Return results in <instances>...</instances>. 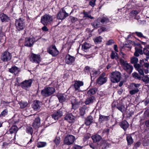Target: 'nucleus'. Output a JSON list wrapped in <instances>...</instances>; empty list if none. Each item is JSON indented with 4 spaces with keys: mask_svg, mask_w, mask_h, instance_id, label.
Returning a JSON list of instances; mask_svg holds the SVG:
<instances>
[{
    "mask_svg": "<svg viewBox=\"0 0 149 149\" xmlns=\"http://www.w3.org/2000/svg\"><path fill=\"white\" fill-rule=\"evenodd\" d=\"M91 47V45L86 42H85L82 45V49L84 51L86 52L87 49Z\"/></svg>",
    "mask_w": 149,
    "mask_h": 149,
    "instance_id": "32",
    "label": "nucleus"
},
{
    "mask_svg": "<svg viewBox=\"0 0 149 149\" xmlns=\"http://www.w3.org/2000/svg\"><path fill=\"white\" fill-rule=\"evenodd\" d=\"M131 13L134 15H136L138 14V12L136 10H133L131 12Z\"/></svg>",
    "mask_w": 149,
    "mask_h": 149,
    "instance_id": "64",
    "label": "nucleus"
},
{
    "mask_svg": "<svg viewBox=\"0 0 149 149\" xmlns=\"http://www.w3.org/2000/svg\"><path fill=\"white\" fill-rule=\"evenodd\" d=\"M107 77H103L102 76H101L97 80V83L101 85L105 83L107 81Z\"/></svg>",
    "mask_w": 149,
    "mask_h": 149,
    "instance_id": "21",
    "label": "nucleus"
},
{
    "mask_svg": "<svg viewBox=\"0 0 149 149\" xmlns=\"http://www.w3.org/2000/svg\"><path fill=\"white\" fill-rule=\"evenodd\" d=\"M30 60L33 62L39 63L41 61L40 57V55L32 53L31 56Z\"/></svg>",
    "mask_w": 149,
    "mask_h": 149,
    "instance_id": "13",
    "label": "nucleus"
},
{
    "mask_svg": "<svg viewBox=\"0 0 149 149\" xmlns=\"http://www.w3.org/2000/svg\"><path fill=\"white\" fill-rule=\"evenodd\" d=\"M83 13L84 15V17H88L91 19L94 18V17L91 15V12L90 11L86 12H85V10H83Z\"/></svg>",
    "mask_w": 149,
    "mask_h": 149,
    "instance_id": "34",
    "label": "nucleus"
},
{
    "mask_svg": "<svg viewBox=\"0 0 149 149\" xmlns=\"http://www.w3.org/2000/svg\"><path fill=\"white\" fill-rule=\"evenodd\" d=\"M109 144L107 143L105 141H104L102 144V146L104 147L105 148H106L107 146H109Z\"/></svg>",
    "mask_w": 149,
    "mask_h": 149,
    "instance_id": "56",
    "label": "nucleus"
},
{
    "mask_svg": "<svg viewBox=\"0 0 149 149\" xmlns=\"http://www.w3.org/2000/svg\"><path fill=\"white\" fill-rule=\"evenodd\" d=\"M42 29L43 31H48L49 30L45 26L42 27Z\"/></svg>",
    "mask_w": 149,
    "mask_h": 149,
    "instance_id": "59",
    "label": "nucleus"
},
{
    "mask_svg": "<svg viewBox=\"0 0 149 149\" xmlns=\"http://www.w3.org/2000/svg\"><path fill=\"white\" fill-rule=\"evenodd\" d=\"M57 96L60 102L62 103L65 101L66 97V95L64 94H60L57 95Z\"/></svg>",
    "mask_w": 149,
    "mask_h": 149,
    "instance_id": "29",
    "label": "nucleus"
},
{
    "mask_svg": "<svg viewBox=\"0 0 149 149\" xmlns=\"http://www.w3.org/2000/svg\"><path fill=\"white\" fill-rule=\"evenodd\" d=\"M96 0H92L89 2V4L92 7H93L95 5Z\"/></svg>",
    "mask_w": 149,
    "mask_h": 149,
    "instance_id": "55",
    "label": "nucleus"
},
{
    "mask_svg": "<svg viewBox=\"0 0 149 149\" xmlns=\"http://www.w3.org/2000/svg\"><path fill=\"white\" fill-rule=\"evenodd\" d=\"M110 57L112 59H117L118 58L117 53L113 51H112L111 53Z\"/></svg>",
    "mask_w": 149,
    "mask_h": 149,
    "instance_id": "36",
    "label": "nucleus"
},
{
    "mask_svg": "<svg viewBox=\"0 0 149 149\" xmlns=\"http://www.w3.org/2000/svg\"><path fill=\"white\" fill-rule=\"evenodd\" d=\"M84 85L83 82L82 81H76L74 84L75 91H80V87L83 86Z\"/></svg>",
    "mask_w": 149,
    "mask_h": 149,
    "instance_id": "22",
    "label": "nucleus"
},
{
    "mask_svg": "<svg viewBox=\"0 0 149 149\" xmlns=\"http://www.w3.org/2000/svg\"><path fill=\"white\" fill-rule=\"evenodd\" d=\"M102 38L100 36L96 37L94 39V41L95 44H97L100 43L102 40Z\"/></svg>",
    "mask_w": 149,
    "mask_h": 149,
    "instance_id": "40",
    "label": "nucleus"
},
{
    "mask_svg": "<svg viewBox=\"0 0 149 149\" xmlns=\"http://www.w3.org/2000/svg\"><path fill=\"white\" fill-rule=\"evenodd\" d=\"M75 58L70 54L67 55L65 57V62L68 64L71 65L75 61Z\"/></svg>",
    "mask_w": 149,
    "mask_h": 149,
    "instance_id": "16",
    "label": "nucleus"
},
{
    "mask_svg": "<svg viewBox=\"0 0 149 149\" xmlns=\"http://www.w3.org/2000/svg\"><path fill=\"white\" fill-rule=\"evenodd\" d=\"M98 72L95 70H93L90 73L91 77H94L97 76L98 74Z\"/></svg>",
    "mask_w": 149,
    "mask_h": 149,
    "instance_id": "45",
    "label": "nucleus"
},
{
    "mask_svg": "<svg viewBox=\"0 0 149 149\" xmlns=\"http://www.w3.org/2000/svg\"><path fill=\"white\" fill-rule=\"evenodd\" d=\"M76 117L71 113L67 114L65 117L64 119L70 123H72L74 122Z\"/></svg>",
    "mask_w": 149,
    "mask_h": 149,
    "instance_id": "14",
    "label": "nucleus"
},
{
    "mask_svg": "<svg viewBox=\"0 0 149 149\" xmlns=\"http://www.w3.org/2000/svg\"><path fill=\"white\" fill-rule=\"evenodd\" d=\"M12 56L11 54L8 52L6 51L2 54L1 58L4 61H7L10 60Z\"/></svg>",
    "mask_w": 149,
    "mask_h": 149,
    "instance_id": "9",
    "label": "nucleus"
},
{
    "mask_svg": "<svg viewBox=\"0 0 149 149\" xmlns=\"http://www.w3.org/2000/svg\"><path fill=\"white\" fill-rule=\"evenodd\" d=\"M69 15V14L67 13L65 10L62 9L58 13L57 18L58 20H63Z\"/></svg>",
    "mask_w": 149,
    "mask_h": 149,
    "instance_id": "7",
    "label": "nucleus"
},
{
    "mask_svg": "<svg viewBox=\"0 0 149 149\" xmlns=\"http://www.w3.org/2000/svg\"><path fill=\"white\" fill-rule=\"evenodd\" d=\"M143 66H144L146 68H148L149 67V64L147 63H144L142 66V68L143 67Z\"/></svg>",
    "mask_w": 149,
    "mask_h": 149,
    "instance_id": "63",
    "label": "nucleus"
},
{
    "mask_svg": "<svg viewBox=\"0 0 149 149\" xmlns=\"http://www.w3.org/2000/svg\"><path fill=\"white\" fill-rule=\"evenodd\" d=\"M91 138L94 142H99L102 139L100 136L97 134L92 136Z\"/></svg>",
    "mask_w": 149,
    "mask_h": 149,
    "instance_id": "28",
    "label": "nucleus"
},
{
    "mask_svg": "<svg viewBox=\"0 0 149 149\" xmlns=\"http://www.w3.org/2000/svg\"><path fill=\"white\" fill-rule=\"evenodd\" d=\"M89 138V136L88 135H86L84 136V141H86Z\"/></svg>",
    "mask_w": 149,
    "mask_h": 149,
    "instance_id": "61",
    "label": "nucleus"
},
{
    "mask_svg": "<svg viewBox=\"0 0 149 149\" xmlns=\"http://www.w3.org/2000/svg\"><path fill=\"white\" fill-rule=\"evenodd\" d=\"M86 109L84 108H81L80 109V113L81 115L83 116L85 113Z\"/></svg>",
    "mask_w": 149,
    "mask_h": 149,
    "instance_id": "49",
    "label": "nucleus"
},
{
    "mask_svg": "<svg viewBox=\"0 0 149 149\" xmlns=\"http://www.w3.org/2000/svg\"><path fill=\"white\" fill-rule=\"evenodd\" d=\"M53 20L52 16L48 15L45 14L41 17V23L44 25H47Z\"/></svg>",
    "mask_w": 149,
    "mask_h": 149,
    "instance_id": "3",
    "label": "nucleus"
},
{
    "mask_svg": "<svg viewBox=\"0 0 149 149\" xmlns=\"http://www.w3.org/2000/svg\"><path fill=\"white\" fill-rule=\"evenodd\" d=\"M74 140V136L72 135H69L65 138L64 140V142L67 145H70L73 143Z\"/></svg>",
    "mask_w": 149,
    "mask_h": 149,
    "instance_id": "12",
    "label": "nucleus"
},
{
    "mask_svg": "<svg viewBox=\"0 0 149 149\" xmlns=\"http://www.w3.org/2000/svg\"><path fill=\"white\" fill-rule=\"evenodd\" d=\"M42 105L41 102L38 100L34 101L32 105V108L34 110H37L39 109Z\"/></svg>",
    "mask_w": 149,
    "mask_h": 149,
    "instance_id": "19",
    "label": "nucleus"
},
{
    "mask_svg": "<svg viewBox=\"0 0 149 149\" xmlns=\"http://www.w3.org/2000/svg\"><path fill=\"white\" fill-rule=\"evenodd\" d=\"M32 83L31 79L25 80L20 84V86L26 90L28 88L31 87Z\"/></svg>",
    "mask_w": 149,
    "mask_h": 149,
    "instance_id": "11",
    "label": "nucleus"
},
{
    "mask_svg": "<svg viewBox=\"0 0 149 149\" xmlns=\"http://www.w3.org/2000/svg\"><path fill=\"white\" fill-rule=\"evenodd\" d=\"M55 92L54 88L47 87L45 88L41 91L42 95L44 97H48L52 94Z\"/></svg>",
    "mask_w": 149,
    "mask_h": 149,
    "instance_id": "1",
    "label": "nucleus"
},
{
    "mask_svg": "<svg viewBox=\"0 0 149 149\" xmlns=\"http://www.w3.org/2000/svg\"><path fill=\"white\" fill-rule=\"evenodd\" d=\"M117 108L122 113L126 110V108H125V105L123 104L117 106Z\"/></svg>",
    "mask_w": 149,
    "mask_h": 149,
    "instance_id": "35",
    "label": "nucleus"
},
{
    "mask_svg": "<svg viewBox=\"0 0 149 149\" xmlns=\"http://www.w3.org/2000/svg\"><path fill=\"white\" fill-rule=\"evenodd\" d=\"M100 22L103 23L104 22L107 23L109 22L108 19L104 17L102 19H100Z\"/></svg>",
    "mask_w": 149,
    "mask_h": 149,
    "instance_id": "50",
    "label": "nucleus"
},
{
    "mask_svg": "<svg viewBox=\"0 0 149 149\" xmlns=\"http://www.w3.org/2000/svg\"><path fill=\"white\" fill-rule=\"evenodd\" d=\"M145 125L148 128H149V119L146 120L145 123Z\"/></svg>",
    "mask_w": 149,
    "mask_h": 149,
    "instance_id": "62",
    "label": "nucleus"
},
{
    "mask_svg": "<svg viewBox=\"0 0 149 149\" xmlns=\"http://www.w3.org/2000/svg\"><path fill=\"white\" fill-rule=\"evenodd\" d=\"M8 111L7 109L4 110L2 112H1L0 115V117H3L5 116L8 114Z\"/></svg>",
    "mask_w": 149,
    "mask_h": 149,
    "instance_id": "47",
    "label": "nucleus"
},
{
    "mask_svg": "<svg viewBox=\"0 0 149 149\" xmlns=\"http://www.w3.org/2000/svg\"><path fill=\"white\" fill-rule=\"evenodd\" d=\"M70 18L71 20V22L72 23H74L76 21H77L78 19L77 18L72 17V16H70Z\"/></svg>",
    "mask_w": 149,
    "mask_h": 149,
    "instance_id": "54",
    "label": "nucleus"
},
{
    "mask_svg": "<svg viewBox=\"0 0 149 149\" xmlns=\"http://www.w3.org/2000/svg\"><path fill=\"white\" fill-rule=\"evenodd\" d=\"M120 126L123 130L125 131L129 127V124L126 120H123L119 124Z\"/></svg>",
    "mask_w": 149,
    "mask_h": 149,
    "instance_id": "26",
    "label": "nucleus"
},
{
    "mask_svg": "<svg viewBox=\"0 0 149 149\" xmlns=\"http://www.w3.org/2000/svg\"><path fill=\"white\" fill-rule=\"evenodd\" d=\"M54 142L56 145H58L60 142V138L59 137H56L54 140Z\"/></svg>",
    "mask_w": 149,
    "mask_h": 149,
    "instance_id": "52",
    "label": "nucleus"
},
{
    "mask_svg": "<svg viewBox=\"0 0 149 149\" xmlns=\"http://www.w3.org/2000/svg\"><path fill=\"white\" fill-rule=\"evenodd\" d=\"M71 102L72 106L78 105L79 104L78 102L77 101L76 98L73 97H71Z\"/></svg>",
    "mask_w": 149,
    "mask_h": 149,
    "instance_id": "39",
    "label": "nucleus"
},
{
    "mask_svg": "<svg viewBox=\"0 0 149 149\" xmlns=\"http://www.w3.org/2000/svg\"><path fill=\"white\" fill-rule=\"evenodd\" d=\"M134 66L141 75H144L143 70L142 68V67L141 65L137 63L134 64Z\"/></svg>",
    "mask_w": 149,
    "mask_h": 149,
    "instance_id": "20",
    "label": "nucleus"
},
{
    "mask_svg": "<svg viewBox=\"0 0 149 149\" xmlns=\"http://www.w3.org/2000/svg\"><path fill=\"white\" fill-rule=\"evenodd\" d=\"M142 77V81L146 83L147 84L148 83L149 81V78L147 76H144Z\"/></svg>",
    "mask_w": 149,
    "mask_h": 149,
    "instance_id": "42",
    "label": "nucleus"
},
{
    "mask_svg": "<svg viewBox=\"0 0 149 149\" xmlns=\"http://www.w3.org/2000/svg\"><path fill=\"white\" fill-rule=\"evenodd\" d=\"M100 19L98 18L95 20L94 21L91 23L92 26L95 29H97L100 27L102 24L100 23Z\"/></svg>",
    "mask_w": 149,
    "mask_h": 149,
    "instance_id": "23",
    "label": "nucleus"
},
{
    "mask_svg": "<svg viewBox=\"0 0 149 149\" xmlns=\"http://www.w3.org/2000/svg\"><path fill=\"white\" fill-rule=\"evenodd\" d=\"M121 77L120 72L116 71L111 73L110 76V80L113 83L118 82L120 81Z\"/></svg>",
    "mask_w": 149,
    "mask_h": 149,
    "instance_id": "2",
    "label": "nucleus"
},
{
    "mask_svg": "<svg viewBox=\"0 0 149 149\" xmlns=\"http://www.w3.org/2000/svg\"><path fill=\"white\" fill-rule=\"evenodd\" d=\"M40 120L39 117H37L34 120L32 124V126L34 128L36 129L40 126Z\"/></svg>",
    "mask_w": 149,
    "mask_h": 149,
    "instance_id": "18",
    "label": "nucleus"
},
{
    "mask_svg": "<svg viewBox=\"0 0 149 149\" xmlns=\"http://www.w3.org/2000/svg\"><path fill=\"white\" fill-rule=\"evenodd\" d=\"M64 108H61L56 112H54L52 115V117L55 120H58L63 116V112Z\"/></svg>",
    "mask_w": 149,
    "mask_h": 149,
    "instance_id": "5",
    "label": "nucleus"
},
{
    "mask_svg": "<svg viewBox=\"0 0 149 149\" xmlns=\"http://www.w3.org/2000/svg\"><path fill=\"white\" fill-rule=\"evenodd\" d=\"M46 144V142H38L37 144V147L41 148L45 146Z\"/></svg>",
    "mask_w": 149,
    "mask_h": 149,
    "instance_id": "43",
    "label": "nucleus"
},
{
    "mask_svg": "<svg viewBox=\"0 0 149 149\" xmlns=\"http://www.w3.org/2000/svg\"><path fill=\"white\" fill-rule=\"evenodd\" d=\"M135 33L138 37L140 38H146V37L143 35L142 33L140 32H136Z\"/></svg>",
    "mask_w": 149,
    "mask_h": 149,
    "instance_id": "53",
    "label": "nucleus"
},
{
    "mask_svg": "<svg viewBox=\"0 0 149 149\" xmlns=\"http://www.w3.org/2000/svg\"><path fill=\"white\" fill-rule=\"evenodd\" d=\"M24 20L20 18L18 19H16L15 22V26L17 29L18 31L23 30L25 26V23Z\"/></svg>",
    "mask_w": 149,
    "mask_h": 149,
    "instance_id": "6",
    "label": "nucleus"
},
{
    "mask_svg": "<svg viewBox=\"0 0 149 149\" xmlns=\"http://www.w3.org/2000/svg\"><path fill=\"white\" fill-rule=\"evenodd\" d=\"M132 76L134 78L140 80L141 77L139 74L136 72H134L132 74Z\"/></svg>",
    "mask_w": 149,
    "mask_h": 149,
    "instance_id": "41",
    "label": "nucleus"
},
{
    "mask_svg": "<svg viewBox=\"0 0 149 149\" xmlns=\"http://www.w3.org/2000/svg\"><path fill=\"white\" fill-rule=\"evenodd\" d=\"M137 46L135 47V52L134 53V55L136 56H139V54H142L143 53V51L142 50V47L141 45L138 44L137 45Z\"/></svg>",
    "mask_w": 149,
    "mask_h": 149,
    "instance_id": "15",
    "label": "nucleus"
},
{
    "mask_svg": "<svg viewBox=\"0 0 149 149\" xmlns=\"http://www.w3.org/2000/svg\"><path fill=\"white\" fill-rule=\"evenodd\" d=\"M120 62L121 64L123 66V68L128 73L130 74L133 69V67L127 63L126 61L123 59L120 60Z\"/></svg>",
    "mask_w": 149,
    "mask_h": 149,
    "instance_id": "4",
    "label": "nucleus"
},
{
    "mask_svg": "<svg viewBox=\"0 0 149 149\" xmlns=\"http://www.w3.org/2000/svg\"><path fill=\"white\" fill-rule=\"evenodd\" d=\"M18 127L15 125L12 126L9 130L10 133L12 134L16 133L18 130Z\"/></svg>",
    "mask_w": 149,
    "mask_h": 149,
    "instance_id": "33",
    "label": "nucleus"
},
{
    "mask_svg": "<svg viewBox=\"0 0 149 149\" xmlns=\"http://www.w3.org/2000/svg\"><path fill=\"white\" fill-rule=\"evenodd\" d=\"M0 18L2 22H8L9 20V17L3 13L0 14Z\"/></svg>",
    "mask_w": 149,
    "mask_h": 149,
    "instance_id": "27",
    "label": "nucleus"
},
{
    "mask_svg": "<svg viewBox=\"0 0 149 149\" xmlns=\"http://www.w3.org/2000/svg\"><path fill=\"white\" fill-rule=\"evenodd\" d=\"M47 52L53 56H57L58 53V51L54 45H52L48 48L47 49Z\"/></svg>",
    "mask_w": 149,
    "mask_h": 149,
    "instance_id": "10",
    "label": "nucleus"
},
{
    "mask_svg": "<svg viewBox=\"0 0 149 149\" xmlns=\"http://www.w3.org/2000/svg\"><path fill=\"white\" fill-rule=\"evenodd\" d=\"M93 120L92 117L91 116H89L86 119L85 123L86 125H89L92 123Z\"/></svg>",
    "mask_w": 149,
    "mask_h": 149,
    "instance_id": "30",
    "label": "nucleus"
},
{
    "mask_svg": "<svg viewBox=\"0 0 149 149\" xmlns=\"http://www.w3.org/2000/svg\"><path fill=\"white\" fill-rule=\"evenodd\" d=\"M141 85L140 84L132 83L131 84L133 89L130 91L129 92L131 95H133L137 93L139 91V87Z\"/></svg>",
    "mask_w": 149,
    "mask_h": 149,
    "instance_id": "8",
    "label": "nucleus"
},
{
    "mask_svg": "<svg viewBox=\"0 0 149 149\" xmlns=\"http://www.w3.org/2000/svg\"><path fill=\"white\" fill-rule=\"evenodd\" d=\"M120 54L122 56V57L123 58H126V55L123 52H120Z\"/></svg>",
    "mask_w": 149,
    "mask_h": 149,
    "instance_id": "60",
    "label": "nucleus"
},
{
    "mask_svg": "<svg viewBox=\"0 0 149 149\" xmlns=\"http://www.w3.org/2000/svg\"><path fill=\"white\" fill-rule=\"evenodd\" d=\"M34 41V39L33 38H25L24 45L25 46L31 47L33 45Z\"/></svg>",
    "mask_w": 149,
    "mask_h": 149,
    "instance_id": "17",
    "label": "nucleus"
},
{
    "mask_svg": "<svg viewBox=\"0 0 149 149\" xmlns=\"http://www.w3.org/2000/svg\"><path fill=\"white\" fill-rule=\"evenodd\" d=\"M138 61V59L137 58L134 57L131 58V63H132L135 64L137 63Z\"/></svg>",
    "mask_w": 149,
    "mask_h": 149,
    "instance_id": "46",
    "label": "nucleus"
},
{
    "mask_svg": "<svg viewBox=\"0 0 149 149\" xmlns=\"http://www.w3.org/2000/svg\"><path fill=\"white\" fill-rule=\"evenodd\" d=\"M81 147L78 145H75L73 147V149H81Z\"/></svg>",
    "mask_w": 149,
    "mask_h": 149,
    "instance_id": "58",
    "label": "nucleus"
},
{
    "mask_svg": "<svg viewBox=\"0 0 149 149\" xmlns=\"http://www.w3.org/2000/svg\"><path fill=\"white\" fill-rule=\"evenodd\" d=\"M114 43V41L112 40H110L107 43V45H111Z\"/></svg>",
    "mask_w": 149,
    "mask_h": 149,
    "instance_id": "57",
    "label": "nucleus"
},
{
    "mask_svg": "<svg viewBox=\"0 0 149 149\" xmlns=\"http://www.w3.org/2000/svg\"><path fill=\"white\" fill-rule=\"evenodd\" d=\"M126 139L127 142V144L128 145H130L133 143V140L132 137L131 136H127L126 137Z\"/></svg>",
    "mask_w": 149,
    "mask_h": 149,
    "instance_id": "37",
    "label": "nucleus"
},
{
    "mask_svg": "<svg viewBox=\"0 0 149 149\" xmlns=\"http://www.w3.org/2000/svg\"><path fill=\"white\" fill-rule=\"evenodd\" d=\"M26 132L28 133H30L32 135L33 130L32 128L30 126H28L26 128Z\"/></svg>",
    "mask_w": 149,
    "mask_h": 149,
    "instance_id": "44",
    "label": "nucleus"
},
{
    "mask_svg": "<svg viewBox=\"0 0 149 149\" xmlns=\"http://www.w3.org/2000/svg\"><path fill=\"white\" fill-rule=\"evenodd\" d=\"M20 107L22 108H24L27 106L28 103L27 102H21L19 103Z\"/></svg>",
    "mask_w": 149,
    "mask_h": 149,
    "instance_id": "48",
    "label": "nucleus"
},
{
    "mask_svg": "<svg viewBox=\"0 0 149 149\" xmlns=\"http://www.w3.org/2000/svg\"><path fill=\"white\" fill-rule=\"evenodd\" d=\"M97 91V89L96 88H94L90 89L88 92L87 94L91 95L95 94Z\"/></svg>",
    "mask_w": 149,
    "mask_h": 149,
    "instance_id": "38",
    "label": "nucleus"
},
{
    "mask_svg": "<svg viewBox=\"0 0 149 149\" xmlns=\"http://www.w3.org/2000/svg\"><path fill=\"white\" fill-rule=\"evenodd\" d=\"M109 119V117L108 116H105L101 114L99 115V121L100 123H103L104 121H107Z\"/></svg>",
    "mask_w": 149,
    "mask_h": 149,
    "instance_id": "24",
    "label": "nucleus"
},
{
    "mask_svg": "<svg viewBox=\"0 0 149 149\" xmlns=\"http://www.w3.org/2000/svg\"><path fill=\"white\" fill-rule=\"evenodd\" d=\"M143 53L146 56H149V51L146 48H145L143 49Z\"/></svg>",
    "mask_w": 149,
    "mask_h": 149,
    "instance_id": "51",
    "label": "nucleus"
},
{
    "mask_svg": "<svg viewBox=\"0 0 149 149\" xmlns=\"http://www.w3.org/2000/svg\"><path fill=\"white\" fill-rule=\"evenodd\" d=\"M95 100V97L94 96L88 98H87L85 101V103L86 105L92 103L93 102L94 100Z\"/></svg>",
    "mask_w": 149,
    "mask_h": 149,
    "instance_id": "31",
    "label": "nucleus"
},
{
    "mask_svg": "<svg viewBox=\"0 0 149 149\" xmlns=\"http://www.w3.org/2000/svg\"><path fill=\"white\" fill-rule=\"evenodd\" d=\"M19 69L15 66H14L12 67L9 70V71L12 73H14L15 74H17L19 71Z\"/></svg>",
    "mask_w": 149,
    "mask_h": 149,
    "instance_id": "25",
    "label": "nucleus"
}]
</instances>
